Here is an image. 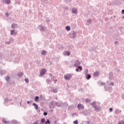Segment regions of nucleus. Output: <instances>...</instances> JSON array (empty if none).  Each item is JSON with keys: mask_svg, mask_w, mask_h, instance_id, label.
Listing matches in <instances>:
<instances>
[{"mask_svg": "<svg viewBox=\"0 0 124 124\" xmlns=\"http://www.w3.org/2000/svg\"><path fill=\"white\" fill-rule=\"evenodd\" d=\"M64 79L67 80H69L70 79H71L72 77V75L70 74H65L64 75Z\"/></svg>", "mask_w": 124, "mask_h": 124, "instance_id": "obj_1", "label": "nucleus"}, {"mask_svg": "<svg viewBox=\"0 0 124 124\" xmlns=\"http://www.w3.org/2000/svg\"><path fill=\"white\" fill-rule=\"evenodd\" d=\"M46 73V70L45 69H43L40 70V74L41 75H44Z\"/></svg>", "mask_w": 124, "mask_h": 124, "instance_id": "obj_2", "label": "nucleus"}, {"mask_svg": "<svg viewBox=\"0 0 124 124\" xmlns=\"http://www.w3.org/2000/svg\"><path fill=\"white\" fill-rule=\"evenodd\" d=\"M78 108L79 110H82L84 108V107L82 104H78Z\"/></svg>", "mask_w": 124, "mask_h": 124, "instance_id": "obj_3", "label": "nucleus"}, {"mask_svg": "<svg viewBox=\"0 0 124 124\" xmlns=\"http://www.w3.org/2000/svg\"><path fill=\"white\" fill-rule=\"evenodd\" d=\"M80 64H81V62L78 61V60H77L76 62V63H75V64H74V66L77 67Z\"/></svg>", "mask_w": 124, "mask_h": 124, "instance_id": "obj_4", "label": "nucleus"}, {"mask_svg": "<svg viewBox=\"0 0 124 124\" xmlns=\"http://www.w3.org/2000/svg\"><path fill=\"white\" fill-rule=\"evenodd\" d=\"M63 54L64 56H70V52L69 51H65L63 52Z\"/></svg>", "mask_w": 124, "mask_h": 124, "instance_id": "obj_5", "label": "nucleus"}, {"mask_svg": "<svg viewBox=\"0 0 124 124\" xmlns=\"http://www.w3.org/2000/svg\"><path fill=\"white\" fill-rule=\"evenodd\" d=\"M32 106H35V108L36 110H38V106L37 104H35V103H33Z\"/></svg>", "mask_w": 124, "mask_h": 124, "instance_id": "obj_6", "label": "nucleus"}, {"mask_svg": "<svg viewBox=\"0 0 124 124\" xmlns=\"http://www.w3.org/2000/svg\"><path fill=\"white\" fill-rule=\"evenodd\" d=\"M17 33L14 30H12L11 31V35H16Z\"/></svg>", "mask_w": 124, "mask_h": 124, "instance_id": "obj_7", "label": "nucleus"}, {"mask_svg": "<svg viewBox=\"0 0 124 124\" xmlns=\"http://www.w3.org/2000/svg\"><path fill=\"white\" fill-rule=\"evenodd\" d=\"M72 12H73V13L76 14V13H77V9L76 8H73Z\"/></svg>", "mask_w": 124, "mask_h": 124, "instance_id": "obj_8", "label": "nucleus"}, {"mask_svg": "<svg viewBox=\"0 0 124 124\" xmlns=\"http://www.w3.org/2000/svg\"><path fill=\"white\" fill-rule=\"evenodd\" d=\"M98 75H99V74L98 72H95V73H93V76L95 77H97Z\"/></svg>", "mask_w": 124, "mask_h": 124, "instance_id": "obj_9", "label": "nucleus"}, {"mask_svg": "<svg viewBox=\"0 0 124 124\" xmlns=\"http://www.w3.org/2000/svg\"><path fill=\"white\" fill-rule=\"evenodd\" d=\"M4 1L7 4H9L11 2V1L10 0H4Z\"/></svg>", "mask_w": 124, "mask_h": 124, "instance_id": "obj_10", "label": "nucleus"}, {"mask_svg": "<svg viewBox=\"0 0 124 124\" xmlns=\"http://www.w3.org/2000/svg\"><path fill=\"white\" fill-rule=\"evenodd\" d=\"M94 108H95L96 111H99L100 109V107H94Z\"/></svg>", "mask_w": 124, "mask_h": 124, "instance_id": "obj_11", "label": "nucleus"}, {"mask_svg": "<svg viewBox=\"0 0 124 124\" xmlns=\"http://www.w3.org/2000/svg\"><path fill=\"white\" fill-rule=\"evenodd\" d=\"M65 30H66L67 31H70V26L65 27Z\"/></svg>", "mask_w": 124, "mask_h": 124, "instance_id": "obj_12", "label": "nucleus"}, {"mask_svg": "<svg viewBox=\"0 0 124 124\" xmlns=\"http://www.w3.org/2000/svg\"><path fill=\"white\" fill-rule=\"evenodd\" d=\"M16 27H17V25H16V24H13L12 25V28L13 29H15V28H16Z\"/></svg>", "mask_w": 124, "mask_h": 124, "instance_id": "obj_13", "label": "nucleus"}, {"mask_svg": "<svg viewBox=\"0 0 124 124\" xmlns=\"http://www.w3.org/2000/svg\"><path fill=\"white\" fill-rule=\"evenodd\" d=\"M73 123L74 124H78V120H76V121H74Z\"/></svg>", "mask_w": 124, "mask_h": 124, "instance_id": "obj_14", "label": "nucleus"}, {"mask_svg": "<svg viewBox=\"0 0 124 124\" xmlns=\"http://www.w3.org/2000/svg\"><path fill=\"white\" fill-rule=\"evenodd\" d=\"M46 53V51H45V50L42 51V55H44Z\"/></svg>", "mask_w": 124, "mask_h": 124, "instance_id": "obj_15", "label": "nucleus"}, {"mask_svg": "<svg viewBox=\"0 0 124 124\" xmlns=\"http://www.w3.org/2000/svg\"><path fill=\"white\" fill-rule=\"evenodd\" d=\"M91 78V75H87V79H89L90 78Z\"/></svg>", "mask_w": 124, "mask_h": 124, "instance_id": "obj_16", "label": "nucleus"}, {"mask_svg": "<svg viewBox=\"0 0 124 124\" xmlns=\"http://www.w3.org/2000/svg\"><path fill=\"white\" fill-rule=\"evenodd\" d=\"M23 75V73H20L18 75V77H21Z\"/></svg>", "mask_w": 124, "mask_h": 124, "instance_id": "obj_17", "label": "nucleus"}, {"mask_svg": "<svg viewBox=\"0 0 124 124\" xmlns=\"http://www.w3.org/2000/svg\"><path fill=\"white\" fill-rule=\"evenodd\" d=\"M90 101H91V100H90L88 99H86V100H85V102L86 103H88L90 102Z\"/></svg>", "mask_w": 124, "mask_h": 124, "instance_id": "obj_18", "label": "nucleus"}, {"mask_svg": "<svg viewBox=\"0 0 124 124\" xmlns=\"http://www.w3.org/2000/svg\"><path fill=\"white\" fill-rule=\"evenodd\" d=\"M91 106H93V107H94L95 106V102H93L92 103H91Z\"/></svg>", "mask_w": 124, "mask_h": 124, "instance_id": "obj_19", "label": "nucleus"}, {"mask_svg": "<svg viewBox=\"0 0 124 124\" xmlns=\"http://www.w3.org/2000/svg\"><path fill=\"white\" fill-rule=\"evenodd\" d=\"M118 124H124V121L121 120Z\"/></svg>", "mask_w": 124, "mask_h": 124, "instance_id": "obj_20", "label": "nucleus"}, {"mask_svg": "<svg viewBox=\"0 0 124 124\" xmlns=\"http://www.w3.org/2000/svg\"><path fill=\"white\" fill-rule=\"evenodd\" d=\"M38 99H39V96H36L35 99V101H38Z\"/></svg>", "mask_w": 124, "mask_h": 124, "instance_id": "obj_21", "label": "nucleus"}, {"mask_svg": "<svg viewBox=\"0 0 124 124\" xmlns=\"http://www.w3.org/2000/svg\"><path fill=\"white\" fill-rule=\"evenodd\" d=\"M25 81L26 82V83H29V79L28 78H25Z\"/></svg>", "mask_w": 124, "mask_h": 124, "instance_id": "obj_22", "label": "nucleus"}, {"mask_svg": "<svg viewBox=\"0 0 124 124\" xmlns=\"http://www.w3.org/2000/svg\"><path fill=\"white\" fill-rule=\"evenodd\" d=\"M45 122V118H42V120H41V122L42 123H44Z\"/></svg>", "mask_w": 124, "mask_h": 124, "instance_id": "obj_23", "label": "nucleus"}, {"mask_svg": "<svg viewBox=\"0 0 124 124\" xmlns=\"http://www.w3.org/2000/svg\"><path fill=\"white\" fill-rule=\"evenodd\" d=\"M47 123L48 124H50V121H49V120L46 121V124H47Z\"/></svg>", "mask_w": 124, "mask_h": 124, "instance_id": "obj_24", "label": "nucleus"}, {"mask_svg": "<svg viewBox=\"0 0 124 124\" xmlns=\"http://www.w3.org/2000/svg\"><path fill=\"white\" fill-rule=\"evenodd\" d=\"M33 124H39L38 121H36Z\"/></svg>", "mask_w": 124, "mask_h": 124, "instance_id": "obj_25", "label": "nucleus"}, {"mask_svg": "<svg viewBox=\"0 0 124 124\" xmlns=\"http://www.w3.org/2000/svg\"><path fill=\"white\" fill-rule=\"evenodd\" d=\"M78 69H79L80 70V71H81L82 70V68L81 66H79L78 68Z\"/></svg>", "mask_w": 124, "mask_h": 124, "instance_id": "obj_26", "label": "nucleus"}, {"mask_svg": "<svg viewBox=\"0 0 124 124\" xmlns=\"http://www.w3.org/2000/svg\"><path fill=\"white\" fill-rule=\"evenodd\" d=\"M5 79L7 81H9L10 79V78L8 77L7 78H6Z\"/></svg>", "mask_w": 124, "mask_h": 124, "instance_id": "obj_27", "label": "nucleus"}, {"mask_svg": "<svg viewBox=\"0 0 124 124\" xmlns=\"http://www.w3.org/2000/svg\"><path fill=\"white\" fill-rule=\"evenodd\" d=\"M87 22H88L89 23H91L92 22V20L91 19H89L87 20Z\"/></svg>", "mask_w": 124, "mask_h": 124, "instance_id": "obj_28", "label": "nucleus"}, {"mask_svg": "<svg viewBox=\"0 0 124 124\" xmlns=\"http://www.w3.org/2000/svg\"><path fill=\"white\" fill-rule=\"evenodd\" d=\"M109 111L111 112L113 111V108H109Z\"/></svg>", "mask_w": 124, "mask_h": 124, "instance_id": "obj_29", "label": "nucleus"}, {"mask_svg": "<svg viewBox=\"0 0 124 124\" xmlns=\"http://www.w3.org/2000/svg\"><path fill=\"white\" fill-rule=\"evenodd\" d=\"M43 115H44V116H46L47 115V112H44Z\"/></svg>", "mask_w": 124, "mask_h": 124, "instance_id": "obj_30", "label": "nucleus"}, {"mask_svg": "<svg viewBox=\"0 0 124 124\" xmlns=\"http://www.w3.org/2000/svg\"><path fill=\"white\" fill-rule=\"evenodd\" d=\"M3 123H4V124H7L8 122L6 121L3 120Z\"/></svg>", "mask_w": 124, "mask_h": 124, "instance_id": "obj_31", "label": "nucleus"}, {"mask_svg": "<svg viewBox=\"0 0 124 124\" xmlns=\"http://www.w3.org/2000/svg\"><path fill=\"white\" fill-rule=\"evenodd\" d=\"M54 124H59V123H57V121H55L54 122Z\"/></svg>", "mask_w": 124, "mask_h": 124, "instance_id": "obj_32", "label": "nucleus"}, {"mask_svg": "<svg viewBox=\"0 0 124 124\" xmlns=\"http://www.w3.org/2000/svg\"><path fill=\"white\" fill-rule=\"evenodd\" d=\"M5 16H8V13H5Z\"/></svg>", "mask_w": 124, "mask_h": 124, "instance_id": "obj_33", "label": "nucleus"}, {"mask_svg": "<svg viewBox=\"0 0 124 124\" xmlns=\"http://www.w3.org/2000/svg\"><path fill=\"white\" fill-rule=\"evenodd\" d=\"M122 13H123V14H124V10H122Z\"/></svg>", "mask_w": 124, "mask_h": 124, "instance_id": "obj_34", "label": "nucleus"}, {"mask_svg": "<svg viewBox=\"0 0 124 124\" xmlns=\"http://www.w3.org/2000/svg\"><path fill=\"white\" fill-rule=\"evenodd\" d=\"M76 71H77V72H78V68H77V69H76Z\"/></svg>", "mask_w": 124, "mask_h": 124, "instance_id": "obj_35", "label": "nucleus"}, {"mask_svg": "<svg viewBox=\"0 0 124 124\" xmlns=\"http://www.w3.org/2000/svg\"><path fill=\"white\" fill-rule=\"evenodd\" d=\"M117 43H118V42H117V41L115 42V44H117Z\"/></svg>", "mask_w": 124, "mask_h": 124, "instance_id": "obj_36", "label": "nucleus"}, {"mask_svg": "<svg viewBox=\"0 0 124 124\" xmlns=\"http://www.w3.org/2000/svg\"><path fill=\"white\" fill-rule=\"evenodd\" d=\"M49 76H50V77H52V74H49Z\"/></svg>", "mask_w": 124, "mask_h": 124, "instance_id": "obj_37", "label": "nucleus"}, {"mask_svg": "<svg viewBox=\"0 0 124 124\" xmlns=\"http://www.w3.org/2000/svg\"><path fill=\"white\" fill-rule=\"evenodd\" d=\"M27 103H28V104H29V103H30V102H29V101H28V102H27Z\"/></svg>", "mask_w": 124, "mask_h": 124, "instance_id": "obj_38", "label": "nucleus"}, {"mask_svg": "<svg viewBox=\"0 0 124 124\" xmlns=\"http://www.w3.org/2000/svg\"><path fill=\"white\" fill-rule=\"evenodd\" d=\"M55 81H57V80H56Z\"/></svg>", "mask_w": 124, "mask_h": 124, "instance_id": "obj_39", "label": "nucleus"}]
</instances>
